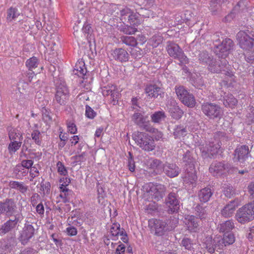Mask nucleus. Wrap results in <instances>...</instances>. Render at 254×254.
Listing matches in <instances>:
<instances>
[{"label": "nucleus", "instance_id": "obj_38", "mask_svg": "<svg viewBox=\"0 0 254 254\" xmlns=\"http://www.w3.org/2000/svg\"><path fill=\"white\" fill-rule=\"evenodd\" d=\"M182 102L186 106L190 108H193L195 106L196 101L195 99L192 94L189 93Z\"/></svg>", "mask_w": 254, "mask_h": 254}, {"label": "nucleus", "instance_id": "obj_15", "mask_svg": "<svg viewBox=\"0 0 254 254\" xmlns=\"http://www.w3.org/2000/svg\"><path fill=\"white\" fill-rule=\"evenodd\" d=\"M102 94L104 96H110V99L113 101H118L120 92L116 85H111L104 87L102 89Z\"/></svg>", "mask_w": 254, "mask_h": 254}, {"label": "nucleus", "instance_id": "obj_8", "mask_svg": "<svg viewBox=\"0 0 254 254\" xmlns=\"http://www.w3.org/2000/svg\"><path fill=\"white\" fill-rule=\"evenodd\" d=\"M202 112L210 119L220 118L222 111L219 106L211 103H204L201 106Z\"/></svg>", "mask_w": 254, "mask_h": 254}, {"label": "nucleus", "instance_id": "obj_55", "mask_svg": "<svg viewBox=\"0 0 254 254\" xmlns=\"http://www.w3.org/2000/svg\"><path fill=\"white\" fill-rule=\"evenodd\" d=\"M195 210L196 212V214L199 216L200 219H202L205 217L206 211L201 206L197 205L195 208Z\"/></svg>", "mask_w": 254, "mask_h": 254}, {"label": "nucleus", "instance_id": "obj_34", "mask_svg": "<svg viewBox=\"0 0 254 254\" xmlns=\"http://www.w3.org/2000/svg\"><path fill=\"white\" fill-rule=\"evenodd\" d=\"M39 63V61L36 57H32L27 60L25 65L29 70L32 71L38 67Z\"/></svg>", "mask_w": 254, "mask_h": 254}, {"label": "nucleus", "instance_id": "obj_60", "mask_svg": "<svg viewBox=\"0 0 254 254\" xmlns=\"http://www.w3.org/2000/svg\"><path fill=\"white\" fill-rule=\"evenodd\" d=\"M40 201V197L37 193H34L31 197V203L33 206H36Z\"/></svg>", "mask_w": 254, "mask_h": 254}, {"label": "nucleus", "instance_id": "obj_3", "mask_svg": "<svg viewBox=\"0 0 254 254\" xmlns=\"http://www.w3.org/2000/svg\"><path fill=\"white\" fill-rule=\"evenodd\" d=\"M235 217L236 220L241 224L252 221L254 219V203H248L240 208Z\"/></svg>", "mask_w": 254, "mask_h": 254}, {"label": "nucleus", "instance_id": "obj_39", "mask_svg": "<svg viewBox=\"0 0 254 254\" xmlns=\"http://www.w3.org/2000/svg\"><path fill=\"white\" fill-rule=\"evenodd\" d=\"M229 0H213L210 3L209 9L212 14H215L220 7V4L226 2Z\"/></svg>", "mask_w": 254, "mask_h": 254}, {"label": "nucleus", "instance_id": "obj_19", "mask_svg": "<svg viewBox=\"0 0 254 254\" xmlns=\"http://www.w3.org/2000/svg\"><path fill=\"white\" fill-rule=\"evenodd\" d=\"M212 244H206V248L208 253L213 254L215 250L217 251L221 250L223 249L224 246L223 240L220 237H216L213 240H211Z\"/></svg>", "mask_w": 254, "mask_h": 254}, {"label": "nucleus", "instance_id": "obj_36", "mask_svg": "<svg viewBox=\"0 0 254 254\" xmlns=\"http://www.w3.org/2000/svg\"><path fill=\"white\" fill-rule=\"evenodd\" d=\"M173 134L175 138H181L187 134V130L182 126H177L174 129Z\"/></svg>", "mask_w": 254, "mask_h": 254}, {"label": "nucleus", "instance_id": "obj_41", "mask_svg": "<svg viewBox=\"0 0 254 254\" xmlns=\"http://www.w3.org/2000/svg\"><path fill=\"white\" fill-rule=\"evenodd\" d=\"M111 246L112 249H116L115 254H123L126 250L125 245L122 244L121 241H119L118 243L112 242Z\"/></svg>", "mask_w": 254, "mask_h": 254}, {"label": "nucleus", "instance_id": "obj_49", "mask_svg": "<svg viewBox=\"0 0 254 254\" xmlns=\"http://www.w3.org/2000/svg\"><path fill=\"white\" fill-rule=\"evenodd\" d=\"M31 137L36 144L38 145H41V133L39 130L37 129L34 130L31 133Z\"/></svg>", "mask_w": 254, "mask_h": 254}, {"label": "nucleus", "instance_id": "obj_47", "mask_svg": "<svg viewBox=\"0 0 254 254\" xmlns=\"http://www.w3.org/2000/svg\"><path fill=\"white\" fill-rule=\"evenodd\" d=\"M223 243L225 246L233 244L235 242V237L233 234H229L227 235H224L223 238Z\"/></svg>", "mask_w": 254, "mask_h": 254}, {"label": "nucleus", "instance_id": "obj_21", "mask_svg": "<svg viewBox=\"0 0 254 254\" xmlns=\"http://www.w3.org/2000/svg\"><path fill=\"white\" fill-rule=\"evenodd\" d=\"M186 224L190 232H197L199 230V221L193 215H188L185 217Z\"/></svg>", "mask_w": 254, "mask_h": 254}, {"label": "nucleus", "instance_id": "obj_53", "mask_svg": "<svg viewBox=\"0 0 254 254\" xmlns=\"http://www.w3.org/2000/svg\"><path fill=\"white\" fill-rule=\"evenodd\" d=\"M57 167L58 172L61 175L66 176L67 174V170L64 164L61 162L58 161L57 163Z\"/></svg>", "mask_w": 254, "mask_h": 254}, {"label": "nucleus", "instance_id": "obj_20", "mask_svg": "<svg viewBox=\"0 0 254 254\" xmlns=\"http://www.w3.org/2000/svg\"><path fill=\"white\" fill-rule=\"evenodd\" d=\"M240 205L238 200L230 201L221 210V214L225 217H230L232 216L236 208Z\"/></svg>", "mask_w": 254, "mask_h": 254}, {"label": "nucleus", "instance_id": "obj_45", "mask_svg": "<svg viewBox=\"0 0 254 254\" xmlns=\"http://www.w3.org/2000/svg\"><path fill=\"white\" fill-rule=\"evenodd\" d=\"M140 14L131 12L130 14L128 16V20L129 23L133 26H137L140 24V20L139 19Z\"/></svg>", "mask_w": 254, "mask_h": 254}, {"label": "nucleus", "instance_id": "obj_23", "mask_svg": "<svg viewBox=\"0 0 254 254\" xmlns=\"http://www.w3.org/2000/svg\"><path fill=\"white\" fill-rule=\"evenodd\" d=\"M22 219L21 215L20 213L15 215L14 219H9L2 226L1 230L4 233H6L16 227L18 223Z\"/></svg>", "mask_w": 254, "mask_h": 254}, {"label": "nucleus", "instance_id": "obj_29", "mask_svg": "<svg viewBox=\"0 0 254 254\" xmlns=\"http://www.w3.org/2000/svg\"><path fill=\"white\" fill-rule=\"evenodd\" d=\"M234 228V224L232 220H227L219 224L218 229L220 232L227 233Z\"/></svg>", "mask_w": 254, "mask_h": 254}, {"label": "nucleus", "instance_id": "obj_12", "mask_svg": "<svg viewBox=\"0 0 254 254\" xmlns=\"http://www.w3.org/2000/svg\"><path fill=\"white\" fill-rule=\"evenodd\" d=\"M147 119V116H144L140 113H135L132 116V120L136 124L143 126V128L148 132L155 133L156 131H157V129L152 127L144 125Z\"/></svg>", "mask_w": 254, "mask_h": 254}, {"label": "nucleus", "instance_id": "obj_62", "mask_svg": "<svg viewBox=\"0 0 254 254\" xmlns=\"http://www.w3.org/2000/svg\"><path fill=\"white\" fill-rule=\"evenodd\" d=\"M66 232L68 236H74L77 235V230L73 226H69L66 229Z\"/></svg>", "mask_w": 254, "mask_h": 254}, {"label": "nucleus", "instance_id": "obj_24", "mask_svg": "<svg viewBox=\"0 0 254 254\" xmlns=\"http://www.w3.org/2000/svg\"><path fill=\"white\" fill-rule=\"evenodd\" d=\"M168 108L170 115L175 119H180L184 114L183 111L177 106L175 102H173L170 107H168Z\"/></svg>", "mask_w": 254, "mask_h": 254}, {"label": "nucleus", "instance_id": "obj_22", "mask_svg": "<svg viewBox=\"0 0 254 254\" xmlns=\"http://www.w3.org/2000/svg\"><path fill=\"white\" fill-rule=\"evenodd\" d=\"M114 59L121 63L127 62L129 59V54L126 50L122 48H116L112 52Z\"/></svg>", "mask_w": 254, "mask_h": 254}, {"label": "nucleus", "instance_id": "obj_35", "mask_svg": "<svg viewBox=\"0 0 254 254\" xmlns=\"http://www.w3.org/2000/svg\"><path fill=\"white\" fill-rule=\"evenodd\" d=\"M175 91L178 98L182 102L190 93L183 86H177L175 87Z\"/></svg>", "mask_w": 254, "mask_h": 254}, {"label": "nucleus", "instance_id": "obj_37", "mask_svg": "<svg viewBox=\"0 0 254 254\" xmlns=\"http://www.w3.org/2000/svg\"><path fill=\"white\" fill-rule=\"evenodd\" d=\"M22 142L21 141L14 140L11 141L8 146L9 153L11 154L16 152L22 145Z\"/></svg>", "mask_w": 254, "mask_h": 254}, {"label": "nucleus", "instance_id": "obj_56", "mask_svg": "<svg viewBox=\"0 0 254 254\" xmlns=\"http://www.w3.org/2000/svg\"><path fill=\"white\" fill-rule=\"evenodd\" d=\"M85 115L87 118L92 119L96 116V113L89 106H86Z\"/></svg>", "mask_w": 254, "mask_h": 254}, {"label": "nucleus", "instance_id": "obj_52", "mask_svg": "<svg viewBox=\"0 0 254 254\" xmlns=\"http://www.w3.org/2000/svg\"><path fill=\"white\" fill-rule=\"evenodd\" d=\"M66 126L68 131L71 134H75L77 131V128L75 123L73 121H66Z\"/></svg>", "mask_w": 254, "mask_h": 254}, {"label": "nucleus", "instance_id": "obj_18", "mask_svg": "<svg viewBox=\"0 0 254 254\" xmlns=\"http://www.w3.org/2000/svg\"><path fill=\"white\" fill-rule=\"evenodd\" d=\"M249 147L246 145L238 146L234 153V159L240 162H243L248 157Z\"/></svg>", "mask_w": 254, "mask_h": 254}, {"label": "nucleus", "instance_id": "obj_50", "mask_svg": "<svg viewBox=\"0 0 254 254\" xmlns=\"http://www.w3.org/2000/svg\"><path fill=\"white\" fill-rule=\"evenodd\" d=\"M223 191L225 195L228 197H230L234 193V190L231 186L224 184L222 186Z\"/></svg>", "mask_w": 254, "mask_h": 254}, {"label": "nucleus", "instance_id": "obj_27", "mask_svg": "<svg viewBox=\"0 0 254 254\" xmlns=\"http://www.w3.org/2000/svg\"><path fill=\"white\" fill-rule=\"evenodd\" d=\"M213 194V192L209 188H205L200 190L198 193V198L201 202H208Z\"/></svg>", "mask_w": 254, "mask_h": 254}, {"label": "nucleus", "instance_id": "obj_48", "mask_svg": "<svg viewBox=\"0 0 254 254\" xmlns=\"http://www.w3.org/2000/svg\"><path fill=\"white\" fill-rule=\"evenodd\" d=\"M221 66L215 61H212L211 63L209 64L208 69L211 72H219L221 70Z\"/></svg>", "mask_w": 254, "mask_h": 254}, {"label": "nucleus", "instance_id": "obj_26", "mask_svg": "<svg viewBox=\"0 0 254 254\" xmlns=\"http://www.w3.org/2000/svg\"><path fill=\"white\" fill-rule=\"evenodd\" d=\"M149 166L156 174H160L163 172L164 164H163L160 160L157 159L151 160Z\"/></svg>", "mask_w": 254, "mask_h": 254}, {"label": "nucleus", "instance_id": "obj_64", "mask_svg": "<svg viewBox=\"0 0 254 254\" xmlns=\"http://www.w3.org/2000/svg\"><path fill=\"white\" fill-rule=\"evenodd\" d=\"M35 206L36 212L41 216L43 215L45 212V209L43 203L41 202Z\"/></svg>", "mask_w": 254, "mask_h": 254}, {"label": "nucleus", "instance_id": "obj_7", "mask_svg": "<svg viewBox=\"0 0 254 254\" xmlns=\"http://www.w3.org/2000/svg\"><path fill=\"white\" fill-rule=\"evenodd\" d=\"M148 227L151 232L157 236H162L165 232L170 230L166 222L155 218L148 220Z\"/></svg>", "mask_w": 254, "mask_h": 254}, {"label": "nucleus", "instance_id": "obj_44", "mask_svg": "<svg viewBox=\"0 0 254 254\" xmlns=\"http://www.w3.org/2000/svg\"><path fill=\"white\" fill-rule=\"evenodd\" d=\"M163 38L159 35H154L149 40V44L153 48H156L162 43Z\"/></svg>", "mask_w": 254, "mask_h": 254}, {"label": "nucleus", "instance_id": "obj_16", "mask_svg": "<svg viewBox=\"0 0 254 254\" xmlns=\"http://www.w3.org/2000/svg\"><path fill=\"white\" fill-rule=\"evenodd\" d=\"M228 168L225 164L221 162L215 161L210 165L209 171L214 176H219L223 174Z\"/></svg>", "mask_w": 254, "mask_h": 254}, {"label": "nucleus", "instance_id": "obj_61", "mask_svg": "<svg viewBox=\"0 0 254 254\" xmlns=\"http://www.w3.org/2000/svg\"><path fill=\"white\" fill-rule=\"evenodd\" d=\"M70 191L67 192H60V194L59 195V197L62 199V201L64 203H66L69 202V193Z\"/></svg>", "mask_w": 254, "mask_h": 254}, {"label": "nucleus", "instance_id": "obj_30", "mask_svg": "<svg viewBox=\"0 0 254 254\" xmlns=\"http://www.w3.org/2000/svg\"><path fill=\"white\" fill-rule=\"evenodd\" d=\"M234 43L230 39L224 40L220 46V50L222 53L229 52L233 48Z\"/></svg>", "mask_w": 254, "mask_h": 254}, {"label": "nucleus", "instance_id": "obj_33", "mask_svg": "<svg viewBox=\"0 0 254 254\" xmlns=\"http://www.w3.org/2000/svg\"><path fill=\"white\" fill-rule=\"evenodd\" d=\"M9 186L12 189L19 190L21 193L25 192L28 189L27 187L24 185L23 183L17 181L10 182Z\"/></svg>", "mask_w": 254, "mask_h": 254}, {"label": "nucleus", "instance_id": "obj_9", "mask_svg": "<svg viewBox=\"0 0 254 254\" xmlns=\"http://www.w3.org/2000/svg\"><path fill=\"white\" fill-rule=\"evenodd\" d=\"M69 97V90L64 82L57 86L55 98L59 104L61 105H64L68 101Z\"/></svg>", "mask_w": 254, "mask_h": 254}, {"label": "nucleus", "instance_id": "obj_14", "mask_svg": "<svg viewBox=\"0 0 254 254\" xmlns=\"http://www.w3.org/2000/svg\"><path fill=\"white\" fill-rule=\"evenodd\" d=\"M166 205L168 208V211L169 213L177 212L179 209L180 205L179 201L175 193H170L168 195L166 200Z\"/></svg>", "mask_w": 254, "mask_h": 254}, {"label": "nucleus", "instance_id": "obj_59", "mask_svg": "<svg viewBox=\"0 0 254 254\" xmlns=\"http://www.w3.org/2000/svg\"><path fill=\"white\" fill-rule=\"evenodd\" d=\"M197 178L195 171H194V173H192L190 175H189L188 178L186 177L185 181L188 182L191 184H193L195 183Z\"/></svg>", "mask_w": 254, "mask_h": 254}, {"label": "nucleus", "instance_id": "obj_5", "mask_svg": "<svg viewBox=\"0 0 254 254\" xmlns=\"http://www.w3.org/2000/svg\"><path fill=\"white\" fill-rule=\"evenodd\" d=\"M145 190L151 197L152 199L158 201L163 197L166 191V188L162 184L149 183L145 184L143 187Z\"/></svg>", "mask_w": 254, "mask_h": 254}, {"label": "nucleus", "instance_id": "obj_58", "mask_svg": "<svg viewBox=\"0 0 254 254\" xmlns=\"http://www.w3.org/2000/svg\"><path fill=\"white\" fill-rule=\"evenodd\" d=\"M183 160L184 162L190 164L191 165V167H192L193 169H194V165L193 164L194 161L192 158H190V152L188 151L186 152L183 157Z\"/></svg>", "mask_w": 254, "mask_h": 254}, {"label": "nucleus", "instance_id": "obj_4", "mask_svg": "<svg viewBox=\"0 0 254 254\" xmlns=\"http://www.w3.org/2000/svg\"><path fill=\"white\" fill-rule=\"evenodd\" d=\"M166 50L170 57L178 60L181 64H186L189 63L188 58L178 44L172 42H168Z\"/></svg>", "mask_w": 254, "mask_h": 254}, {"label": "nucleus", "instance_id": "obj_31", "mask_svg": "<svg viewBox=\"0 0 254 254\" xmlns=\"http://www.w3.org/2000/svg\"><path fill=\"white\" fill-rule=\"evenodd\" d=\"M6 20L8 22H12L15 20L19 15V13L17 8L10 7L7 10Z\"/></svg>", "mask_w": 254, "mask_h": 254}, {"label": "nucleus", "instance_id": "obj_46", "mask_svg": "<svg viewBox=\"0 0 254 254\" xmlns=\"http://www.w3.org/2000/svg\"><path fill=\"white\" fill-rule=\"evenodd\" d=\"M74 69L78 71L82 75L86 74V68L85 66V64L83 61H78L75 64Z\"/></svg>", "mask_w": 254, "mask_h": 254}, {"label": "nucleus", "instance_id": "obj_43", "mask_svg": "<svg viewBox=\"0 0 254 254\" xmlns=\"http://www.w3.org/2000/svg\"><path fill=\"white\" fill-rule=\"evenodd\" d=\"M194 245L195 244L193 243V241L189 238H183L181 241V244L186 250L190 251L194 249L193 247Z\"/></svg>", "mask_w": 254, "mask_h": 254}, {"label": "nucleus", "instance_id": "obj_40", "mask_svg": "<svg viewBox=\"0 0 254 254\" xmlns=\"http://www.w3.org/2000/svg\"><path fill=\"white\" fill-rule=\"evenodd\" d=\"M121 41L126 45L131 47H135L137 45L136 39L132 36H122L121 37Z\"/></svg>", "mask_w": 254, "mask_h": 254}, {"label": "nucleus", "instance_id": "obj_63", "mask_svg": "<svg viewBox=\"0 0 254 254\" xmlns=\"http://www.w3.org/2000/svg\"><path fill=\"white\" fill-rule=\"evenodd\" d=\"M21 166L26 169H30L33 164V161L31 160H23L21 163Z\"/></svg>", "mask_w": 254, "mask_h": 254}, {"label": "nucleus", "instance_id": "obj_17", "mask_svg": "<svg viewBox=\"0 0 254 254\" xmlns=\"http://www.w3.org/2000/svg\"><path fill=\"white\" fill-rule=\"evenodd\" d=\"M180 171L179 167L175 163L166 162L164 164L163 172L170 178L178 176Z\"/></svg>", "mask_w": 254, "mask_h": 254}, {"label": "nucleus", "instance_id": "obj_57", "mask_svg": "<svg viewBox=\"0 0 254 254\" xmlns=\"http://www.w3.org/2000/svg\"><path fill=\"white\" fill-rule=\"evenodd\" d=\"M29 174L31 177L30 181H32L33 179L39 175V171L35 166H32L30 168Z\"/></svg>", "mask_w": 254, "mask_h": 254}, {"label": "nucleus", "instance_id": "obj_10", "mask_svg": "<svg viewBox=\"0 0 254 254\" xmlns=\"http://www.w3.org/2000/svg\"><path fill=\"white\" fill-rule=\"evenodd\" d=\"M16 209V205L11 199H7L4 202H0V215L5 214L8 216L12 215Z\"/></svg>", "mask_w": 254, "mask_h": 254}, {"label": "nucleus", "instance_id": "obj_32", "mask_svg": "<svg viewBox=\"0 0 254 254\" xmlns=\"http://www.w3.org/2000/svg\"><path fill=\"white\" fill-rule=\"evenodd\" d=\"M223 103L226 107L234 108L237 104L238 101L233 95L228 94L225 96Z\"/></svg>", "mask_w": 254, "mask_h": 254}, {"label": "nucleus", "instance_id": "obj_6", "mask_svg": "<svg viewBox=\"0 0 254 254\" xmlns=\"http://www.w3.org/2000/svg\"><path fill=\"white\" fill-rule=\"evenodd\" d=\"M198 148L203 157H211L218 154L221 150V143L216 139L208 144H199Z\"/></svg>", "mask_w": 254, "mask_h": 254}, {"label": "nucleus", "instance_id": "obj_2", "mask_svg": "<svg viewBox=\"0 0 254 254\" xmlns=\"http://www.w3.org/2000/svg\"><path fill=\"white\" fill-rule=\"evenodd\" d=\"M133 138L135 143L145 151H151L155 148L153 138L146 133L138 131L134 134Z\"/></svg>", "mask_w": 254, "mask_h": 254}, {"label": "nucleus", "instance_id": "obj_42", "mask_svg": "<svg viewBox=\"0 0 254 254\" xmlns=\"http://www.w3.org/2000/svg\"><path fill=\"white\" fill-rule=\"evenodd\" d=\"M165 118V112L163 111L155 112L151 116L152 122L154 123H159Z\"/></svg>", "mask_w": 254, "mask_h": 254}, {"label": "nucleus", "instance_id": "obj_25", "mask_svg": "<svg viewBox=\"0 0 254 254\" xmlns=\"http://www.w3.org/2000/svg\"><path fill=\"white\" fill-rule=\"evenodd\" d=\"M124 231L120 228V225L118 223H114L110 228V238L112 240L116 241L118 239L119 235H123Z\"/></svg>", "mask_w": 254, "mask_h": 254}, {"label": "nucleus", "instance_id": "obj_1", "mask_svg": "<svg viewBox=\"0 0 254 254\" xmlns=\"http://www.w3.org/2000/svg\"><path fill=\"white\" fill-rule=\"evenodd\" d=\"M250 35L244 31L239 32L237 39L241 48L245 50L244 55L246 61L254 64V32H251Z\"/></svg>", "mask_w": 254, "mask_h": 254}, {"label": "nucleus", "instance_id": "obj_11", "mask_svg": "<svg viewBox=\"0 0 254 254\" xmlns=\"http://www.w3.org/2000/svg\"><path fill=\"white\" fill-rule=\"evenodd\" d=\"M144 92L149 99L156 98L159 96L162 97L164 93L160 87L154 84H147L145 87Z\"/></svg>", "mask_w": 254, "mask_h": 254}, {"label": "nucleus", "instance_id": "obj_28", "mask_svg": "<svg viewBox=\"0 0 254 254\" xmlns=\"http://www.w3.org/2000/svg\"><path fill=\"white\" fill-rule=\"evenodd\" d=\"M8 137L10 141L18 140L22 141L23 134L21 131L16 128L10 127L8 129Z\"/></svg>", "mask_w": 254, "mask_h": 254}, {"label": "nucleus", "instance_id": "obj_51", "mask_svg": "<svg viewBox=\"0 0 254 254\" xmlns=\"http://www.w3.org/2000/svg\"><path fill=\"white\" fill-rule=\"evenodd\" d=\"M121 31L126 34L132 35L135 34L137 29L134 27L126 25L121 28Z\"/></svg>", "mask_w": 254, "mask_h": 254}, {"label": "nucleus", "instance_id": "obj_13", "mask_svg": "<svg viewBox=\"0 0 254 254\" xmlns=\"http://www.w3.org/2000/svg\"><path fill=\"white\" fill-rule=\"evenodd\" d=\"M35 229L32 225H25L21 232L20 241L23 245L26 244L34 234Z\"/></svg>", "mask_w": 254, "mask_h": 254}, {"label": "nucleus", "instance_id": "obj_54", "mask_svg": "<svg viewBox=\"0 0 254 254\" xmlns=\"http://www.w3.org/2000/svg\"><path fill=\"white\" fill-rule=\"evenodd\" d=\"M42 119L45 122L50 123L52 122V118L51 116V112L46 108H43L42 110Z\"/></svg>", "mask_w": 254, "mask_h": 254}]
</instances>
